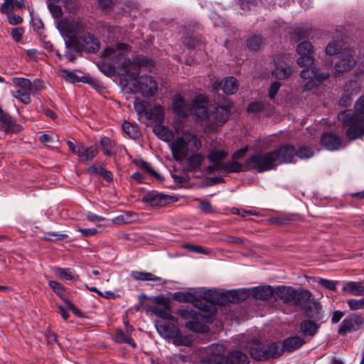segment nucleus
Wrapping results in <instances>:
<instances>
[{
	"instance_id": "nucleus-1",
	"label": "nucleus",
	"mask_w": 364,
	"mask_h": 364,
	"mask_svg": "<svg viewBox=\"0 0 364 364\" xmlns=\"http://www.w3.org/2000/svg\"><path fill=\"white\" fill-rule=\"evenodd\" d=\"M355 111L341 112L338 119L342 122L346 136L350 140H355L364 136V95L355 102Z\"/></svg>"
},
{
	"instance_id": "nucleus-2",
	"label": "nucleus",
	"mask_w": 364,
	"mask_h": 364,
	"mask_svg": "<svg viewBox=\"0 0 364 364\" xmlns=\"http://www.w3.org/2000/svg\"><path fill=\"white\" fill-rule=\"evenodd\" d=\"M202 142L196 134L185 132L182 136L173 139L169 144L173 158L176 161L185 159L189 153L197 152L200 149Z\"/></svg>"
},
{
	"instance_id": "nucleus-3",
	"label": "nucleus",
	"mask_w": 364,
	"mask_h": 364,
	"mask_svg": "<svg viewBox=\"0 0 364 364\" xmlns=\"http://www.w3.org/2000/svg\"><path fill=\"white\" fill-rule=\"evenodd\" d=\"M85 25L80 19L63 18L57 23V28L62 36L66 37V47L68 48H77L80 46L79 36L84 30Z\"/></svg>"
},
{
	"instance_id": "nucleus-4",
	"label": "nucleus",
	"mask_w": 364,
	"mask_h": 364,
	"mask_svg": "<svg viewBox=\"0 0 364 364\" xmlns=\"http://www.w3.org/2000/svg\"><path fill=\"white\" fill-rule=\"evenodd\" d=\"M312 294L309 290H296L291 287L281 286L274 289L275 299L283 303L292 306H300L306 304Z\"/></svg>"
},
{
	"instance_id": "nucleus-5",
	"label": "nucleus",
	"mask_w": 364,
	"mask_h": 364,
	"mask_svg": "<svg viewBox=\"0 0 364 364\" xmlns=\"http://www.w3.org/2000/svg\"><path fill=\"white\" fill-rule=\"evenodd\" d=\"M178 314L183 319L188 320L186 323V327L193 332L203 333L208 331V326L206 323L212 321L213 316L208 313L199 312L192 309H179Z\"/></svg>"
},
{
	"instance_id": "nucleus-6",
	"label": "nucleus",
	"mask_w": 364,
	"mask_h": 364,
	"mask_svg": "<svg viewBox=\"0 0 364 364\" xmlns=\"http://www.w3.org/2000/svg\"><path fill=\"white\" fill-rule=\"evenodd\" d=\"M249 352L251 357L257 360H266L270 358H277L284 352L282 344L280 342H273L267 346L257 340L249 343Z\"/></svg>"
},
{
	"instance_id": "nucleus-7",
	"label": "nucleus",
	"mask_w": 364,
	"mask_h": 364,
	"mask_svg": "<svg viewBox=\"0 0 364 364\" xmlns=\"http://www.w3.org/2000/svg\"><path fill=\"white\" fill-rule=\"evenodd\" d=\"M199 299L198 306L199 311L203 313H208L209 315L214 316L216 314L215 305L224 306L227 304L226 291L219 292L215 290L207 289L199 291Z\"/></svg>"
},
{
	"instance_id": "nucleus-8",
	"label": "nucleus",
	"mask_w": 364,
	"mask_h": 364,
	"mask_svg": "<svg viewBox=\"0 0 364 364\" xmlns=\"http://www.w3.org/2000/svg\"><path fill=\"white\" fill-rule=\"evenodd\" d=\"M274 154L272 151L265 154L257 153L252 155L245 161L247 169H254L263 173L276 168Z\"/></svg>"
},
{
	"instance_id": "nucleus-9",
	"label": "nucleus",
	"mask_w": 364,
	"mask_h": 364,
	"mask_svg": "<svg viewBox=\"0 0 364 364\" xmlns=\"http://www.w3.org/2000/svg\"><path fill=\"white\" fill-rule=\"evenodd\" d=\"M208 364H249V358L240 350H232L227 355L212 353L207 356Z\"/></svg>"
},
{
	"instance_id": "nucleus-10",
	"label": "nucleus",
	"mask_w": 364,
	"mask_h": 364,
	"mask_svg": "<svg viewBox=\"0 0 364 364\" xmlns=\"http://www.w3.org/2000/svg\"><path fill=\"white\" fill-rule=\"evenodd\" d=\"M303 80L307 82L302 85L304 92L311 91L316 88L323 81L327 80L330 75L328 73H323L316 66H311L310 68L303 69L299 74Z\"/></svg>"
},
{
	"instance_id": "nucleus-11",
	"label": "nucleus",
	"mask_w": 364,
	"mask_h": 364,
	"mask_svg": "<svg viewBox=\"0 0 364 364\" xmlns=\"http://www.w3.org/2000/svg\"><path fill=\"white\" fill-rule=\"evenodd\" d=\"M154 63L152 60L143 56L136 58L134 61L127 59L122 63V69L132 80H136L140 73L141 66L151 68L154 67Z\"/></svg>"
},
{
	"instance_id": "nucleus-12",
	"label": "nucleus",
	"mask_w": 364,
	"mask_h": 364,
	"mask_svg": "<svg viewBox=\"0 0 364 364\" xmlns=\"http://www.w3.org/2000/svg\"><path fill=\"white\" fill-rule=\"evenodd\" d=\"M12 81L15 85L13 96L24 105L29 104L31 102V95H33L31 88V80L24 77H13Z\"/></svg>"
},
{
	"instance_id": "nucleus-13",
	"label": "nucleus",
	"mask_w": 364,
	"mask_h": 364,
	"mask_svg": "<svg viewBox=\"0 0 364 364\" xmlns=\"http://www.w3.org/2000/svg\"><path fill=\"white\" fill-rule=\"evenodd\" d=\"M232 106V103L229 99L223 98L211 111L209 121L213 119L215 125H222L228 120Z\"/></svg>"
},
{
	"instance_id": "nucleus-14",
	"label": "nucleus",
	"mask_w": 364,
	"mask_h": 364,
	"mask_svg": "<svg viewBox=\"0 0 364 364\" xmlns=\"http://www.w3.org/2000/svg\"><path fill=\"white\" fill-rule=\"evenodd\" d=\"M363 325V320L360 315L352 314L346 316L338 329V333L341 336H345L348 333L357 331L361 328Z\"/></svg>"
},
{
	"instance_id": "nucleus-15",
	"label": "nucleus",
	"mask_w": 364,
	"mask_h": 364,
	"mask_svg": "<svg viewBox=\"0 0 364 364\" xmlns=\"http://www.w3.org/2000/svg\"><path fill=\"white\" fill-rule=\"evenodd\" d=\"M135 88L144 97H151L158 90V85L151 75H142L136 81Z\"/></svg>"
},
{
	"instance_id": "nucleus-16",
	"label": "nucleus",
	"mask_w": 364,
	"mask_h": 364,
	"mask_svg": "<svg viewBox=\"0 0 364 364\" xmlns=\"http://www.w3.org/2000/svg\"><path fill=\"white\" fill-rule=\"evenodd\" d=\"M156 301L157 304L151 308V312L164 321L168 320L176 322V319L171 314V306L168 300L161 296H156Z\"/></svg>"
},
{
	"instance_id": "nucleus-17",
	"label": "nucleus",
	"mask_w": 364,
	"mask_h": 364,
	"mask_svg": "<svg viewBox=\"0 0 364 364\" xmlns=\"http://www.w3.org/2000/svg\"><path fill=\"white\" fill-rule=\"evenodd\" d=\"M172 197L156 191H150L144 195L141 202L151 207H164L171 202Z\"/></svg>"
},
{
	"instance_id": "nucleus-18",
	"label": "nucleus",
	"mask_w": 364,
	"mask_h": 364,
	"mask_svg": "<svg viewBox=\"0 0 364 364\" xmlns=\"http://www.w3.org/2000/svg\"><path fill=\"white\" fill-rule=\"evenodd\" d=\"M274 154V162L276 166L279 164H287L292 161L294 157L296 155V151L293 146L284 145L278 149L273 151Z\"/></svg>"
},
{
	"instance_id": "nucleus-19",
	"label": "nucleus",
	"mask_w": 364,
	"mask_h": 364,
	"mask_svg": "<svg viewBox=\"0 0 364 364\" xmlns=\"http://www.w3.org/2000/svg\"><path fill=\"white\" fill-rule=\"evenodd\" d=\"M355 51L352 49H345L341 53V59L335 65L337 72L343 73L350 70L355 65L354 56Z\"/></svg>"
},
{
	"instance_id": "nucleus-20",
	"label": "nucleus",
	"mask_w": 364,
	"mask_h": 364,
	"mask_svg": "<svg viewBox=\"0 0 364 364\" xmlns=\"http://www.w3.org/2000/svg\"><path fill=\"white\" fill-rule=\"evenodd\" d=\"M191 103L186 102L180 94H176L172 97V109L179 117H186L191 113Z\"/></svg>"
},
{
	"instance_id": "nucleus-21",
	"label": "nucleus",
	"mask_w": 364,
	"mask_h": 364,
	"mask_svg": "<svg viewBox=\"0 0 364 364\" xmlns=\"http://www.w3.org/2000/svg\"><path fill=\"white\" fill-rule=\"evenodd\" d=\"M173 321H164L156 323L157 332L164 338H172L175 337L179 328Z\"/></svg>"
},
{
	"instance_id": "nucleus-22",
	"label": "nucleus",
	"mask_w": 364,
	"mask_h": 364,
	"mask_svg": "<svg viewBox=\"0 0 364 364\" xmlns=\"http://www.w3.org/2000/svg\"><path fill=\"white\" fill-rule=\"evenodd\" d=\"M80 46L77 48H72L75 51H80L84 49L87 52L95 53L99 48V43L97 39L89 33H82L79 36Z\"/></svg>"
},
{
	"instance_id": "nucleus-23",
	"label": "nucleus",
	"mask_w": 364,
	"mask_h": 364,
	"mask_svg": "<svg viewBox=\"0 0 364 364\" xmlns=\"http://www.w3.org/2000/svg\"><path fill=\"white\" fill-rule=\"evenodd\" d=\"M128 46L125 43H118L115 47H108L103 50L102 56L118 63L122 58L123 52L127 50Z\"/></svg>"
},
{
	"instance_id": "nucleus-24",
	"label": "nucleus",
	"mask_w": 364,
	"mask_h": 364,
	"mask_svg": "<svg viewBox=\"0 0 364 364\" xmlns=\"http://www.w3.org/2000/svg\"><path fill=\"white\" fill-rule=\"evenodd\" d=\"M227 153L223 150H213L211 151L208 159L213 164L208 166V172L211 173L215 171H220L223 166L222 161L226 157Z\"/></svg>"
},
{
	"instance_id": "nucleus-25",
	"label": "nucleus",
	"mask_w": 364,
	"mask_h": 364,
	"mask_svg": "<svg viewBox=\"0 0 364 364\" xmlns=\"http://www.w3.org/2000/svg\"><path fill=\"white\" fill-rule=\"evenodd\" d=\"M191 113L190 115H193L199 120L209 119V114L208 113L205 102L200 97H196L191 102Z\"/></svg>"
},
{
	"instance_id": "nucleus-26",
	"label": "nucleus",
	"mask_w": 364,
	"mask_h": 364,
	"mask_svg": "<svg viewBox=\"0 0 364 364\" xmlns=\"http://www.w3.org/2000/svg\"><path fill=\"white\" fill-rule=\"evenodd\" d=\"M321 143L323 146L329 151L338 150L342 146L341 138L332 133L323 134L321 138Z\"/></svg>"
},
{
	"instance_id": "nucleus-27",
	"label": "nucleus",
	"mask_w": 364,
	"mask_h": 364,
	"mask_svg": "<svg viewBox=\"0 0 364 364\" xmlns=\"http://www.w3.org/2000/svg\"><path fill=\"white\" fill-rule=\"evenodd\" d=\"M252 294L256 299L267 300L274 296V289L269 285L257 287L252 289Z\"/></svg>"
},
{
	"instance_id": "nucleus-28",
	"label": "nucleus",
	"mask_w": 364,
	"mask_h": 364,
	"mask_svg": "<svg viewBox=\"0 0 364 364\" xmlns=\"http://www.w3.org/2000/svg\"><path fill=\"white\" fill-rule=\"evenodd\" d=\"M98 150L95 146H86L82 143L75 155L82 161H92L97 154Z\"/></svg>"
},
{
	"instance_id": "nucleus-29",
	"label": "nucleus",
	"mask_w": 364,
	"mask_h": 364,
	"mask_svg": "<svg viewBox=\"0 0 364 364\" xmlns=\"http://www.w3.org/2000/svg\"><path fill=\"white\" fill-rule=\"evenodd\" d=\"M305 341L300 336H291L284 341L282 344L284 351L292 352L300 348Z\"/></svg>"
},
{
	"instance_id": "nucleus-30",
	"label": "nucleus",
	"mask_w": 364,
	"mask_h": 364,
	"mask_svg": "<svg viewBox=\"0 0 364 364\" xmlns=\"http://www.w3.org/2000/svg\"><path fill=\"white\" fill-rule=\"evenodd\" d=\"M220 87L226 95H232L238 90L237 82L234 77L224 78L220 82Z\"/></svg>"
},
{
	"instance_id": "nucleus-31",
	"label": "nucleus",
	"mask_w": 364,
	"mask_h": 364,
	"mask_svg": "<svg viewBox=\"0 0 364 364\" xmlns=\"http://www.w3.org/2000/svg\"><path fill=\"white\" fill-rule=\"evenodd\" d=\"M153 131L160 139L164 141L168 142L173 139V132L161 124L155 125L153 128Z\"/></svg>"
},
{
	"instance_id": "nucleus-32",
	"label": "nucleus",
	"mask_w": 364,
	"mask_h": 364,
	"mask_svg": "<svg viewBox=\"0 0 364 364\" xmlns=\"http://www.w3.org/2000/svg\"><path fill=\"white\" fill-rule=\"evenodd\" d=\"M248 292L245 289L230 290L226 291V300L228 303H237L246 299Z\"/></svg>"
},
{
	"instance_id": "nucleus-33",
	"label": "nucleus",
	"mask_w": 364,
	"mask_h": 364,
	"mask_svg": "<svg viewBox=\"0 0 364 364\" xmlns=\"http://www.w3.org/2000/svg\"><path fill=\"white\" fill-rule=\"evenodd\" d=\"M342 289L354 296H364V286L360 282H348L343 284Z\"/></svg>"
},
{
	"instance_id": "nucleus-34",
	"label": "nucleus",
	"mask_w": 364,
	"mask_h": 364,
	"mask_svg": "<svg viewBox=\"0 0 364 364\" xmlns=\"http://www.w3.org/2000/svg\"><path fill=\"white\" fill-rule=\"evenodd\" d=\"M173 298L179 302H189L198 308L199 299L193 294L188 291H178L173 294Z\"/></svg>"
},
{
	"instance_id": "nucleus-35",
	"label": "nucleus",
	"mask_w": 364,
	"mask_h": 364,
	"mask_svg": "<svg viewBox=\"0 0 364 364\" xmlns=\"http://www.w3.org/2000/svg\"><path fill=\"white\" fill-rule=\"evenodd\" d=\"M221 170L229 173H237L247 169L245 164H242L237 160H233L232 158L230 161L223 164Z\"/></svg>"
},
{
	"instance_id": "nucleus-36",
	"label": "nucleus",
	"mask_w": 364,
	"mask_h": 364,
	"mask_svg": "<svg viewBox=\"0 0 364 364\" xmlns=\"http://www.w3.org/2000/svg\"><path fill=\"white\" fill-rule=\"evenodd\" d=\"M205 157L200 153H195L187 158L188 171H194L199 168Z\"/></svg>"
},
{
	"instance_id": "nucleus-37",
	"label": "nucleus",
	"mask_w": 364,
	"mask_h": 364,
	"mask_svg": "<svg viewBox=\"0 0 364 364\" xmlns=\"http://www.w3.org/2000/svg\"><path fill=\"white\" fill-rule=\"evenodd\" d=\"M132 278L135 280L138 281H144V282H161L162 278L156 276L155 274L147 272H141V271H133L131 274Z\"/></svg>"
},
{
	"instance_id": "nucleus-38",
	"label": "nucleus",
	"mask_w": 364,
	"mask_h": 364,
	"mask_svg": "<svg viewBox=\"0 0 364 364\" xmlns=\"http://www.w3.org/2000/svg\"><path fill=\"white\" fill-rule=\"evenodd\" d=\"M146 114L148 115V118L155 122L161 124L164 121V110L161 105H155L152 109L146 112Z\"/></svg>"
},
{
	"instance_id": "nucleus-39",
	"label": "nucleus",
	"mask_w": 364,
	"mask_h": 364,
	"mask_svg": "<svg viewBox=\"0 0 364 364\" xmlns=\"http://www.w3.org/2000/svg\"><path fill=\"white\" fill-rule=\"evenodd\" d=\"M264 42V39L260 35H252L247 39L246 47L251 50H258Z\"/></svg>"
},
{
	"instance_id": "nucleus-40",
	"label": "nucleus",
	"mask_w": 364,
	"mask_h": 364,
	"mask_svg": "<svg viewBox=\"0 0 364 364\" xmlns=\"http://www.w3.org/2000/svg\"><path fill=\"white\" fill-rule=\"evenodd\" d=\"M114 340L115 342L119 343H127L133 348L136 347V344L134 340L127 333H125L122 329L118 328L116 330Z\"/></svg>"
},
{
	"instance_id": "nucleus-41",
	"label": "nucleus",
	"mask_w": 364,
	"mask_h": 364,
	"mask_svg": "<svg viewBox=\"0 0 364 364\" xmlns=\"http://www.w3.org/2000/svg\"><path fill=\"white\" fill-rule=\"evenodd\" d=\"M122 129L128 136L132 139H137L141 135L138 126L129 122H124L123 123Z\"/></svg>"
},
{
	"instance_id": "nucleus-42",
	"label": "nucleus",
	"mask_w": 364,
	"mask_h": 364,
	"mask_svg": "<svg viewBox=\"0 0 364 364\" xmlns=\"http://www.w3.org/2000/svg\"><path fill=\"white\" fill-rule=\"evenodd\" d=\"M173 343L176 346H191L192 345V338L190 336L182 335L181 331L178 330L177 335L173 337Z\"/></svg>"
},
{
	"instance_id": "nucleus-43",
	"label": "nucleus",
	"mask_w": 364,
	"mask_h": 364,
	"mask_svg": "<svg viewBox=\"0 0 364 364\" xmlns=\"http://www.w3.org/2000/svg\"><path fill=\"white\" fill-rule=\"evenodd\" d=\"M0 122L1 124L4 127V131L8 132L13 129V127L15 125L14 121L12 119L10 114L7 112H5L0 107Z\"/></svg>"
},
{
	"instance_id": "nucleus-44",
	"label": "nucleus",
	"mask_w": 364,
	"mask_h": 364,
	"mask_svg": "<svg viewBox=\"0 0 364 364\" xmlns=\"http://www.w3.org/2000/svg\"><path fill=\"white\" fill-rule=\"evenodd\" d=\"M14 6L23 9L25 8V4L18 0H4V3L1 5L0 10L3 14H9Z\"/></svg>"
},
{
	"instance_id": "nucleus-45",
	"label": "nucleus",
	"mask_w": 364,
	"mask_h": 364,
	"mask_svg": "<svg viewBox=\"0 0 364 364\" xmlns=\"http://www.w3.org/2000/svg\"><path fill=\"white\" fill-rule=\"evenodd\" d=\"M300 328L304 336H313L317 330L316 323L309 320L301 322Z\"/></svg>"
},
{
	"instance_id": "nucleus-46",
	"label": "nucleus",
	"mask_w": 364,
	"mask_h": 364,
	"mask_svg": "<svg viewBox=\"0 0 364 364\" xmlns=\"http://www.w3.org/2000/svg\"><path fill=\"white\" fill-rule=\"evenodd\" d=\"M292 72V68L290 66L285 68L277 67L274 70H272V76L279 80H284L289 77L291 75Z\"/></svg>"
},
{
	"instance_id": "nucleus-47",
	"label": "nucleus",
	"mask_w": 364,
	"mask_h": 364,
	"mask_svg": "<svg viewBox=\"0 0 364 364\" xmlns=\"http://www.w3.org/2000/svg\"><path fill=\"white\" fill-rule=\"evenodd\" d=\"M299 56L296 60L297 64L300 67H307L313 65L315 61L314 53L304 54H298Z\"/></svg>"
},
{
	"instance_id": "nucleus-48",
	"label": "nucleus",
	"mask_w": 364,
	"mask_h": 364,
	"mask_svg": "<svg viewBox=\"0 0 364 364\" xmlns=\"http://www.w3.org/2000/svg\"><path fill=\"white\" fill-rule=\"evenodd\" d=\"M100 143L103 149V152L106 156H112L115 154L114 151L113 150L115 146V143L109 137H102L101 139Z\"/></svg>"
},
{
	"instance_id": "nucleus-49",
	"label": "nucleus",
	"mask_w": 364,
	"mask_h": 364,
	"mask_svg": "<svg viewBox=\"0 0 364 364\" xmlns=\"http://www.w3.org/2000/svg\"><path fill=\"white\" fill-rule=\"evenodd\" d=\"M134 216V213L132 212H124L122 214L115 217L113 219V223L115 225H122L130 223L133 220V217Z\"/></svg>"
},
{
	"instance_id": "nucleus-50",
	"label": "nucleus",
	"mask_w": 364,
	"mask_h": 364,
	"mask_svg": "<svg viewBox=\"0 0 364 364\" xmlns=\"http://www.w3.org/2000/svg\"><path fill=\"white\" fill-rule=\"evenodd\" d=\"M342 47V41L336 40L330 42L326 48V52L328 55H333L337 54Z\"/></svg>"
},
{
	"instance_id": "nucleus-51",
	"label": "nucleus",
	"mask_w": 364,
	"mask_h": 364,
	"mask_svg": "<svg viewBox=\"0 0 364 364\" xmlns=\"http://www.w3.org/2000/svg\"><path fill=\"white\" fill-rule=\"evenodd\" d=\"M55 272L59 275L60 277H64L67 280H77L78 279V276L75 274L70 269H62L57 268Z\"/></svg>"
},
{
	"instance_id": "nucleus-52",
	"label": "nucleus",
	"mask_w": 364,
	"mask_h": 364,
	"mask_svg": "<svg viewBox=\"0 0 364 364\" xmlns=\"http://www.w3.org/2000/svg\"><path fill=\"white\" fill-rule=\"evenodd\" d=\"M314 52V47L309 41H304L296 47L297 54H304Z\"/></svg>"
},
{
	"instance_id": "nucleus-53",
	"label": "nucleus",
	"mask_w": 364,
	"mask_h": 364,
	"mask_svg": "<svg viewBox=\"0 0 364 364\" xmlns=\"http://www.w3.org/2000/svg\"><path fill=\"white\" fill-rule=\"evenodd\" d=\"M350 310L358 311L364 309V297L360 299H350L347 301Z\"/></svg>"
},
{
	"instance_id": "nucleus-54",
	"label": "nucleus",
	"mask_w": 364,
	"mask_h": 364,
	"mask_svg": "<svg viewBox=\"0 0 364 364\" xmlns=\"http://www.w3.org/2000/svg\"><path fill=\"white\" fill-rule=\"evenodd\" d=\"M183 248L191 251V252H196V253H200V254H203V255H208L210 251V250L207 249V248H205L203 247V246H200V245H190V244H184L183 245Z\"/></svg>"
},
{
	"instance_id": "nucleus-55",
	"label": "nucleus",
	"mask_w": 364,
	"mask_h": 364,
	"mask_svg": "<svg viewBox=\"0 0 364 364\" xmlns=\"http://www.w3.org/2000/svg\"><path fill=\"white\" fill-rule=\"evenodd\" d=\"M60 75L65 80L71 83H75L79 81L78 77L73 72L68 70H62L60 71Z\"/></svg>"
},
{
	"instance_id": "nucleus-56",
	"label": "nucleus",
	"mask_w": 364,
	"mask_h": 364,
	"mask_svg": "<svg viewBox=\"0 0 364 364\" xmlns=\"http://www.w3.org/2000/svg\"><path fill=\"white\" fill-rule=\"evenodd\" d=\"M344 90L346 92L350 91L349 95H353L357 94L360 91V87L357 81L350 80L346 84Z\"/></svg>"
},
{
	"instance_id": "nucleus-57",
	"label": "nucleus",
	"mask_w": 364,
	"mask_h": 364,
	"mask_svg": "<svg viewBox=\"0 0 364 364\" xmlns=\"http://www.w3.org/2000/svg\"><path fill=\"white\" fill-rule=\"evenodd\" d=\"M264 108V103L261 102H253L249 105L247 110L250 113L257 114L263 111Z\"/></svg>"
},
{
	"instance_id": "nucleus-58",
	"label": "nucleus",
	"mask_w": 364,
	"mask_h": 364,
	"mask_svg": "<svg viewBox=\"0 0 364 364\" xmlns=\"http://www.w3.org/2000/svg\"><path fill=\"white\" fill-rule=\"evenodd\" d=\"M184 43L189 49H193L202 46L201 41L193 36L186 37Z\"/></svg>"
},
{
	"instance_id": "nucleus-59",
	"label": "nucleus",
	"mask_w": 364,
	"mask_h": 364,
	"mask_svg": "<svg viewBox=\"0 0 364 364\" xmlns=\"http://www.w3.org/2000/svg\"><path fill=\"white\" fill-rule=\"evenodd\" d=\"M48 284L56 294L63 298L65 294V289L59 282L56 281H50Z\"/></svg>"
},
{
	"instance_id": "nucleus-60",
	"label": "nucleus",
	"mask_w": 364,
	"mask_h": 364,
	"mask_svg": "<svg viewBox=\"0 0 364 364\" xmlns=\"http://www.w3.org/2000/svg\"><path fill=\"white\" fill-rule=\"evenodd\" d=\"M68 235L66 234H60L55 232H48L44 237V239L48 241H58L66 238Z\"/></svg>"
},
{
	"instance_id": "nucleus-61",
	"label": "nucleus",
	"mask_w": 364,
	"mask_h": 364,
	"mask_svg": "<svg viewBox=\"0 0 364 364\" xmlns=\"http://www.w3.org/2000/svg\"><path fill=\"white\" fill-rule=\"evenodd\" d=\"M318 283L325 287L327 289L331 290V291H336V284L337 282L328 280L323 278H318Z\"/></svg>"
},
{
	"instance_id": "nucleus-62",
	"label": "nucleus",
	"mask_w": 364,
	"mask_h": 364,
	"mask_svg": "<svg viewBox=\"0 0 364 364\" xmlns=\"http://www.w3.org/2000/svg\"><path fill=\"white\" fill-rule=\"evenodd\" d=\"M31 88L33 94L35 95L44 89V82L42 80L36 78L33 82L31 81Z\"/></svg>"
},
{
	"instance_id": "nucleus-63",
	"label": "nucleus",
	"mask_w": 364,
	"mask_h": 364,
	"mask_svg": "<svg viewBox=\"0 0 364 364\" xmlns=\"http://www.w3.org/2000/svg\"><path fill=\"white\" fill-rule=\"evenodd\" d=\"M56 3H49L48 4V9L52 14L53 16L58 18L62 17L63 16V11L60 8V6L55 4Z\"/></svg>"
},
{
	"instance_id": "nucleus-64",
	"label": "nucleus",
	"mask_w": 364,
	"mask_h": 364,
	"mask_svg": "<svg viewBox=\"0 0 364 364\" xmlns=\"http://www.w3.org/2000/svg\"><path fill=\"white\" fill-rule=\"evenodd\" d=\"M200 201V208L205 213H212L214 212V209L208 200H198Z\"/></svg>"
}]
</instances>
